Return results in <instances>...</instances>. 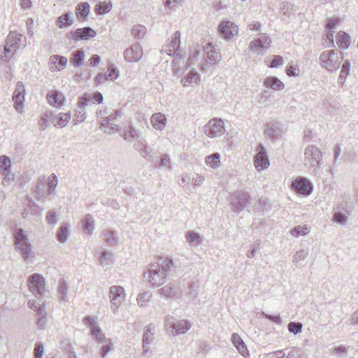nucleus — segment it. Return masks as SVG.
<instances>
[{
    "label": "nucleus",
    "instance_id": "43",
    "mask_svg": "<svg viewBox=\"0 0 358 358\" xmlns=\"http://www.w3.org/2000/svg\"><path fill=\"white\" fill-rule=\"evenodd\" d=\"M72 23L73 20L70 19V15L68 13L61 15L56 20V25L59 28L70 26Z\"/></svg>",
    "mask_w": 358,
    "mask_h": 358
},
{
    "label": "nucleus",
    "instance_id": "4",
    "mask_svg": "<svg viewBox=\"0 0 358 358\" xmlns=\"http://www.w3.org/2000/svg\"><path fill=\"white\" fill-rule=\"evenodd\" d=\"M322 156V152L320 148L314 145H308L304 150V164L315 176L320 173L322 163L319 159Z\"/></svg>",
    "mask_w": 358,
    "mask_h": 358
},
{
    "label": "nucleus",
    "instance_id": "22",
    "mask_svg": "<svg viewBox=\"0 0 358 358\" xmlns=\"http://www.w3.org/2000/svg\"><path fill=\"white\" fill-rule=\"evenodd\" d=\"M143 55V51L141 45L138 43L133 44L129 48L124 52L125 60L129 62H136L138 61Z\"/></svg>",
    "mask_w": 358,
    "mask_h": 358
},
{
    "label": "nucleus",
    "instance_id": "35",
    "mask_svg": "<svg viewBox=\"0 0 358 358\" xmlns=\"http://www.w3.org/2000/svg\"><path fill=\"white\" fill-rule=\"evenodd\" d=\"M103 240L108 245H113L117 242L116 234L111 230H106L102 233Z\"/></svg>",
    "mask_w": 358,
    "mask_h": 358
},
{
    "label": "nucleus",
    "instance_id": "39",
    "mask_svg": "<svg viewBox=\"0 0 358 358\" xmlns=\"http://www.w3.org/2000/svg\"><path fill=\"white\" fill-rule=\"evenodd\" d=\"M7 171H11L10 159L6 155L0 156V174Z\"/></svg>",
    "mask_w": 358,
    "mask_h": 358
},
{
    "label": "nucleus",
    "instance_id": "52",
    "mask_svg": "<svg viewBox=\"0 0 358 358\" xmlns=\"http://www.w3.org/2000/svg\"><path fill=\"white\" fill-rule=\"evenodd\" d=\"M3 176L2 185L5 187H9L15 180V175L11 171H7L1 173Z\"/></svg>",
    "mask_w": 358,
    "mask_h": 358
},
{
    "label": "nucleus",
    "instance_id": "2",
    "mask_svg": "<svg viewBox=\"0 0 358 358\" xmlns=\"http://www.w3.org/2000/svg\"><path fill=\"white\" fill-rule=\"evenodd\" d=\"M22 35L15 31H11L8 35L6 44L0 46V59L3 62H7L20 48Z\"/></svg>",
    "mask_w": 358,
    "mask_h": 358
},
{
    "label": "nucleus",
    "instance_id": "57",
    "mask_svg": "<svg viewBox=\"0 0 358 358\" xmlns=\"http://www.w3.org/2000/svg\"><path fill=\"white\" fill-rule=\"evenodd\" d=\"M332 220L338 224H344L348 220V217L341 212H336L334 214Z\"/></svg>",
    "mask_w": 358,
    "mask_h": 358
},
{
    "label": "nucleus",
    "instance_id": "38",
    "mask_svg": "<svg viewBox=\"0 0 358 358\" xmlns=\"http://www.w3.org/2000/svg\"><path fill=\"white\" fill-rule=\"evenodd\" d=\"M84 51L83 50H78L72 53L71 62L74 67L80 66L84 60Z\"/></svg>",
    "mask_w": 358,
    "mask_h": 358
},
{
    "label": "nucleus",
    "instance_id": "30",
    "mask_svg": "<svg viewBox=\"0 0 358 358\" xmlns=\"http://www.w3.org/2000/svg\"><path fill=\"white\" fill-rule=\"evenodd\" d=\"M47 99L50 105L59 107L64 103V96L61 92L55 90L47 94Z\"/></svg>",
    "mask_w": 358,
    "mask_h": 358
},
{
    "label": "nucleus",
    "instance_id": "19",
    "mask_svg": "<svg viewBox=\"0 0 358 358\" xmlns=\"http://www.w3.org/2000/svg\"><path fill=\"white\" fill-rule=\"evenodd\" d=\"M69 34L73 40L78 41L90 40L96 36V32L92 28L86 27L71 31Z\"/></svg>",
    "mask_w": 358,
    "mask_h": 358
},
{
    "label": "nucleus",
    "instance_id": "12",
    "mask_svg": "<svg viewBox=\"0 0 358 358\" xmlns=\"http://www.w3.org/2000/svg\"><path fill=\"white\" fill-rule=\"evenodd\" d=\"M231 204L236 211L240 212L250 204V196L247 192L238 191L231 196Z\"/></svg>",
    "mask_w": 358,
    "mask_h": 358
},
{
    "label": "nucleus",
    "instance_id": "13",
    "mask_svg": "<svg viewBox=\"0 0 358 358\" xmlns=\"http://www.w3.org/2000/svg\"><path fill=\"white\" fill-rule=\"evenodd\" d=\"M271 40L270 37L266 34H259V37L257 39L252 41L250 43L249 48L258 55H263L262 49H267L271 46Z\"/></svg>",
    "mask_w": 358,
    "mask_h": 358
},
{
    "label": "nucleus",
    "instance_id": "40",
    "mask_svg": "<svg viewBox=\"0 0 358 358\" xmlns=\"http://www.w3.org/2000/svg\"><path fill=\"white\" fill-rule=\"evenodd\" d=\"M69 235V232L68 225L66 224H62L59 227L57 234V240L60 243H64L67 241Z\"/></svg>",
    "mask_w": 358,
    "mask_h": 358
},
{
    "label": "nucleus",
    "instance_id": "15",
    "mask_svg": "<svg viewBox=\"0 0 358 358\" xmlns=\"http://www.w3.org/2000/svg\"><path fill=\"white\" fill-rule=\"evenodd\" d=\"M220 35L227 41L231 40L238 34V27L229 20H223L218 26Z\"/></svg>",
    "mask_w": 358,
    "mask_h": 358
},
{
    "label": "nucleus",
    "instance_id": "8",
    "mask_svg": "<svg viewBox=\"0 0 358 358\" xmlns=\"http://www.w3.org/2000/svg\"><path fill=\"white\" fill-rule=\"evenodd\" d=\"M28 287L35 296H42L45 291V281L44 278L38 274L34 273L29 277Z\"/></svg>",
    "mask_w": 358,
    "mask_h": 358
},
{
    "label": "nucleus",
    "instance_id": "31",
    "mask_svg": "<svg viewBox=\"0 0 358 358\" xmlns=\"http://www.w3.org/2000/svg\"><path fill=\"white\" fill-rule=\"evenodd\" d=\"M83 231L87 234H92L94 229V220L92 217L87 214L81 220Z\"/></svg>",
    "mask_w": 358,
    "mask_h": 358
},
{
    "label": "nucleus",
    "instance_id": "21",
    "mask_svg": "<svg viewBox=\"0 0 358 358\" xmlns=\"http://www.w3.org/2000/svg\"><path fill=\"white\" fill-rule=\"evenodd\" d=\"M67 62L66 57L64 56L51 55L48 61L49 69L51 72L60 71L66 67Z\"/></svg>",
    "mask_w": 358,
    "mask_h": 358
},
{
    "label": "nucleus",
    "instance_id": "64",
    "mask_svg": "<svg viewBox=\"0 0 358 358\" xmlns=\"http://www.w3.org/2000/svg\"><path fill=\"white\" fill-rule=\"evenodd\" d=\"M44 353L43 345L41 343H37L34 348V358H42Z\"/></svg>",
    "mask_w": 358,
    "mask_h": 358
},
{
    "label": "nucleus",
    "instance_id": "44",
    "mask_svg": "<svg viewBox=\"0 0 358 358\" xmlns=\"http://www.w3.org/2000/svg\"><path fill=\"white\" fill-rule=\"evenodd\" d=\"M90 6L89 5L88 3L87 2H83V3H80L79 4H78L77 6V15L80 17H86L88 15H89V13H90Z\"/></svg>",
    "mask_w": 358,
    "mask_h": 358
},
{
    "label": "nucleus",
    "instance_id": "5",
    "mask_svg": "<svg viewBox=\"0 0 358 358\" xmlns=\"http://www.w3.org/2000/svg\"><path fill=\"white\" fill-rule=\"evenodd\" d=\"M14 238L16 249L20 251L24 261L27 262L31 252V245L25 231L22 229H16L14 232Z\"/></svg>",
    "mask_w": 358,
    "mask_h": 358
},
{
    "label": "nucleus",
    "instance_id": "33",
    "mask_svg": "<svg viewBox=\"0 0 358 358\" xmlns=\"http://www.w3.org/2000/svg\"><path fill=\"white\" fill-rule=\"evenodd\" d=\"M206 164L212 169H217L220 166V155L218 152H214L208 155L205 158Z\"/></svg>",
    "mask_w": 358,
    "mask_h": 358
},
{
    "label": "nucleus",
    "instance_id": "50",
    "mask_svg": "<svg viewBox=\"0 0 358 358\" xmlns=\"http://www.w3.org/2000/svg\"><path fill=\"white\" fill-rule=\"evenodd\" d=\"M146 31V29L142 25H134L131 29V34L136 38H141L144 36Z\"/></svg>",
    "mask_w": 358,
    "mask_h": 358
},
{
    "label": "nucleus",
    "instance_id": "7",
    "mask_svg": "<svg viewBox=\"0 0 358 358\" xmlns=\"http://www.w3.org/2000/svg\"><path fill=\"white\" fill-rule=\"evenodd\" d=\"M224 127L222 120L213 118L203 127V132L210 138H217L224 133Z\"/></svg>",
    "mask_w": 358,
    "mask_h": 358
},
{
    "label": "nucleus",
    "instance_id": "34",
    "mask_svg": "<svg viewBox=\"0 0 358 358\" xmlns=\"http://www.w3.org/2000/svg\"><path fill=\"white\" fill-rule=\"evenodd\" d=\"M337 44L341 49H347L350 45V36L345 32H339L337 35Z\"/></svg>",
    "mask_w": 358,
    "mask_h": 358
},
{
    "label": "nucleus",
    "instance_id": "24",
    "mask_svg": "<svg viewBox=\"0 0 358 358\" xmlns=\"http://www.w3.org/2000/svg\"><path fill=\"white\" fill-rule=\"evenodd\" d=\"M160 295L168 299H177L181 296L180 288L176 283H169L159 289Z\"/></svg>",
    "mask_w": 358,
    "mask_h": 358
},
{
    "label": "nucleus",
    "instance_id": "54",
    "mask_svg": "<svg viewBox=\"0 0 358 358\" xmlns=\"http://www.w3.org/2000/svg\"><path fill=\"white\" fill-rule=\"evenodd\" d=\"M303 324L301 322H291L288 324V331L295 335L301 332Z\"/></svg>",
    "mask_w": 358,
    "mask_h": 358
},
{
    "label": "nucleus",
    "instance_id": "63",
    "mask_svg": "<svg viewBox=\"0 0 358 358\" xmlns=\"http://www.w3.org/2000/svg\"><path fill=\"white\" fill-rule=\"evenodd\" d=\"M199 55L200 51L199 50H194V52L189 55L187 62V66H191L194 65L197 62Z\"/></svg>",
    "mask_w": 358,
    "mask_h": 358
},
{
    "label": "nucleus",
    "instance_id": "46",
    "mask_svg": "<svg viewBox=\"0 0 358 358\" xmlns=\"http://www.w3.org/2000/svg\"><path fill=\"white\" fill-rule=\"evenodd\" d=\"M121 116V110H115L113 113L110 114L101 122L99 128H103L104 126L108 124L110 122H115V120H117L118 117Z\"/></svg>",
    "mask_w": 358,
    "mask_h": 358
},
{
    "label": "nucleus",
    "instance_id": "27",
    "mask_svg": "<svg viewBox=\"0 0 358 358\" xmlns=\"http://www.w3.org/2000/svg\"><path fill=\"white\" fill-rule=\"evenodd\" d=\"M264 87L274 91H281L285 88V84L275 76H268L264 80Z\"/></svg>",
    "mask_w": 358,
    "mask_h": 358
},
{
    "label": "nucleus",
    "instance_id": "1",
    "mask_svg": "<svg viewBox=\"0 0 358 358\" xmlns=\"http://www.w3.org/2000/svg\"><path fill=\"white\" fill-rule=\"evenodd\" d=\"M174 268L173 260L168 257H159L153 263L148 265L143 277L152 287L162 285Z\"/></svg>",
    "mask_w": 358,
    "mask_h": 358
},
{
    "label": "nucleus",
    "instance_id": "3",
    "mask_svg": "<svg viewBox=\"0 0 358 358\" xmlns=\"http://www.w3.org/2000/svg\"><path fill=\"white\" fill-rule=\"evenodd\" d=\"M322 69L332 73L336 71L341 64L343 54L336 50H324L319 57Z\"/></svg>",
    "mask_w": 358,
    "mask_h": 358
},
{
    "label": "nucleus",
    "instance_id": "14",
    "mask_svg": "<svg viewBox=\"0 0 358 358\" xmlns=\"http://www.w3.org/2000/svg\"><path fill=\"white\" fill-rule=\"evenodd\" d=\"M257 151V152L254 157V164L255 168L259 171L268 167L269 161L266 150L262 144H258Z\"/></svg>",
    "mask_w": 358,
    "mask_h": 358
},
{
    "label": "nucleus",
    "instance_id": "29",
    "mask_svg": "<svg viewBox=\"0 0 358 358\" xmlns=\"http://www.w3.org/2000/svg\"><path fill=\"white\" fill-rule=\"evenodd\" d=\"M136 150L139 152L141 156L147 161L151 162L152 160V149L147 145L146 141L144 138L141 139L140 142L138 143Z\"/></svg>",
    "mask_w": 358,
    "mask_h": 358
},
{
    "label": "nucleus",
    "instance_id": "59",
    "mask_svg": "<svg viewBox=\"0 0 358 358\" xmlns=\"http://www.w3.org/2000/svg\"><path fill=\"white\" fill-rule=\"evenodd\" d=\"M28 208L30 210V213L36 216H40L41 214V208L31 199L29 201V204L28 205Z\"/></svg>",
    "mask_w": 358,
    "mask_h": 358
},
{
    "label": "nucleus",
    "instance_id": "55",
    "mask_svg": "<svg viewBox=\"0 0 358 358\" xmlns=\"http://www.w3.org/2000/svg\"><path fill=\"white\" fill-rule=\"evenodd\" d=\"M57 183H58V179L56 176V175L55 173H52L49 177H48V194H52L57 185Z\"/></svg>",
    "mask_w": 358,
    "mask_h": 358
},
{
    "label": "nucleus",
    "instance_id": "62",
    "mask_svg": "<svg viewBox=\"0 0 358 358\" xmlns=\"http://www.w3.org/2000/svg\"><path fill=\"white\" fill-rule=\"evenodd\" d=\"M28 305L30 308L33 309L34 311L36 312L38 315L43 314V308L41 307L40 304L36 301L34 300L29 301Z\"/></svg>",
    "mask_w": 358,
    "mask_h": 358
},
{
    "label": "nucleus",
    "instance_id": "9",
    "mask_svg": "<svg viewBox=\"0 0 358 358\" xmlns=\"http://www.w3.org/2000/svg\"><path fill=\"white\" fill-rule=\"evenodd\" d=\"M109 297L112 303L113 312L115 313L118 307L123 303L126 298L124 289L122 286L113 285L110 287Z\"/></svg>",
    "mask_w": 358,
    "mask_h": 358
},
{
    "label": "nucleus",
    "instance_id": "26",
    "mask_svg": "<svg viewBox=\"0 0 358 358\" xmlns=\"http://www.w3.org/2000/svg\"><path fill=\"white\" fill-rule=\"evenodd\" d=\"M152 126L158 131H162L166 125L167 119L162 113H154L150 118Z\"/></svg>",
    "mask_w": 358,
    "mask_h": 358
},
{
    "label": "nucleus",
    "instance_id": "18",
    "mask_svg": "<svg viewBox=\"0 0 358 358\" xmlns=\"http://www.w3.org/2000/svg\"><path fill=\"white\" fill-rule=\"evenodd\" d=\"M284 132L282 124L278 121L273 120L266 125L265 134L272 140L280 138Z\"/></svg>",
    "mask_w": 358,
    "mask_h": 358
},
{
    "label": "nucleus",
    "instance_id": "11",
    "mask_svg": "<svg viewBox=\"0 0 358 358\" xmlns=\"http://www.w3.org/2000/svg\"><path fill=\"white\" fill-rule=\"evenodd\" d=\"M292 188L297 194L308 196L313 192V185L304 177H298L292 182Z\"/></svg>",
    "mask_w": 358,
    "mask_h": 358
},
{
    "label": "nucleus",
    "instance_id": "6",
    "mask_svg": "<svg viewBox=\"0 0 358 358\" xmlns=\"http://www.w3.org/2000/svg\"><path fill=\"white\" fill-rule=\"evenodd\" d=\"M83 322L90 328V334L94 340L99 344H103L111 339L108 338L102 333L101 329L96 325V318L92 316H86L83 318Z\"/></svg>",
    "mask_w": 358,
    "mask_h": 358
},
{
    "label": "nucleus",
    "instance_id": "23",
    "mask_svg": "<svg viewBox=\"0 0 358 358\" xmlns=\"http://www.w3.org/2000/svg\"><path fill=\"white\" fill-rule=\"evenodd\" d=\"M155 334V327L153 324H150L145 327L142 340L143 353L148 352L149 345L154 340Z\"/></svg>",
    "mask_w": 358,
    "mask_h": 358
},
{
    "label": "nucleus",
    "instance_id": "37",
    "mask_svg": "<svg viewBox=\"0 0 358 358\" xmlns=\"http://www.w3.org/2000/svg\"><path fill=\"white\" fill-rule=\"evenodd\" d=\"M152 297V293L146 291L139 293L137 296V303L140 307H145Z\"/></svg>",
    "mask_w": 358,
    "mask_h": 358
},
{
    "label": "nucleus",
    "instance_id": "17",
    "mask_svg": "<svg viewBox=\"0 0 358 358\" xmlns=\"http://www.w3.org/2000/svg\"><path fill=\"white\" fill-rule=\"evenodd\" d=\"M25 89L22 82H17L13 96L14 108L18 113L22 112L24 106Z\"/></svg>",
    "mask_w": 358,
    "mask_h": 358
},
{
    "label": "nucleus",
    "instance_id": "20",
    "mask_svg": "<svg viewBox=\"0 0 358 358\" xmlns=\"http://www.w3.org/2000/svg\"><path fill=\"white\" fill-rule=\"evenodd\" d=\"M173 320V317L167 316L166 317L165 326L171 327L175 331L176 334H185L192 327L190 322L187 320H180L177 322H172L171 320Z\"/></svg>",
    "mask_w": 358,
    "mask_h": 358
},
{
    "label": "nucleus",
    "instance_id": "10",
    "mask_svg": "<svg viewBox=\"0 0 358 358\" xmlns=\"http://www.w3.org/2000/svg\"><path fill=\"white\" fill-rule=\"evenodd\" d=\"M180 32L176 31L171 36V41L162 48V52L169 56H180Z\"/></svg>",
    "mask_w": 358,
    "mask_h": 358
},
{
    "label": "nucleus",
    "instance_id": "25",
    "mask_svg": "<svg viewBox=\"0 0 358 358\" xmlns=\"http://www.w3.org/2000/svg\"><path fill=\"white\" fill-rule=\"evenodd\" d=\"M122 136L124 141L129 143L135 141L139 143L141 139H143L141 137V131L131 124L124 129Z\"/></svg>",
    "mask_w": 358,
    "mask_h": 358
},
{
    "label": "nucleus",
    "instance_id": "49",
    "mask_svg": "<svg viewBox=\"0 0 358 358\" xmlns=\"http://www.w3.org/2000/svg\"><path fill=\"white\" fill-rule=\"evenodd\" d=\"M106 78L108 81H113L119 76V71L113 64L108 66V71L105 73Z\"/></svg>",
    "mask_w": 358,
    "mask_h": 358
},
{
    "label": "nucleus",
    "instance_id": "48",
    "mask_svg": "<svg viewBox=\"0 0 358 358\" xmlns=\"http://www.w3.org/2000/svg\"><path fill=\"white\" fill-rule=\"evenodd\" d=\"M113 253L104 250L99 257V262L102 266H106L113 262Z\"/></svg>",
    "mask_w": 358,
    "mask_h": 358
},
{
    "label": "nucleus",
    "instance_id": "51",
    "mask_svg": "<svg viewBox=\"0 0 358 358\" xmlns=\"http://www.w3.org/2000/svg\"><path fill=\"white\" fill-rule=\"evenodd\" d=\"M58 115V122H57V124H58V127L60 128H62L65 127L67 123L69 122V120L71 118V113H59L57 114Z\"/></svg>",
    "mask_w": 358,
    "mask_h": 358
},
{
    "label": "nucleus",
    "instance_id": "45",
    "mask_svg": "<svg viewBox=\"0 0 358 358\" xmlns=\"http://www.w3.org/2000/svg\"><path fill=\"white\" fill-rule=\"evenodd\" d=\"M105 134H113L115 132H120L122 129L119 124L115 123V122H110L108 124L104 126L103 128H100Z\"/></svg>",
    "mask_w": 358,
    "mask_h": 358
},
{
    "label": "nucleus",
    "instance_id": "53",
    "mask_svg": "<svg viewBox=\"0 0 358 358\" xmlns=\"http://www.w3.org/2000/svg\"><path fill=\"white\" fill-rule=\"evenodd\" d=\"M74 116H75L74 120L76 121V123H75L76 124L83 122L87 117V114L85 110V108L78 106V109L76 110V113H75Z\"/></svg>",
    "mask_w": 358,
    "mask_h": 358
},
{
    "label": "nucleus",
    "instance_id": "41",
    "mask_svg": "<svg viewBox=\"0 0 358 358\" xmlns=\"http://www.w3.org/2000/svg\"><path fill=\"white\" fill-rule=\"evenodd\" d=\"M290 233L292 236L294 237H299V236H306L310 233V229L308 226L303 225H298L295 227H294L291 231Z\"/></svg>",
    "mask_w": 358,
    "mask_h": 358
},
{
    "label": "nucleus",
    "instance_id": "47",
    "mask_svg": "<svg viewBox=\"0 0 358 358\" xmlns=\"http://www.w3.org/2000/svg\"><path fill=\"white\" fill-rule=\"evenodd\" d=\"M112 8V4L110 2H103L99 3L96 5L95 6V11L101 15H104L107 13H108Z\"/></svg>",
    "mask_w": 358,
    "mask_h": 358
},
{
    "label": "nucleus",
    "instance_id": "42",
    "mask_svg": "<svg viewBox=\"0 0 358 358\" xmlns=\"http://www.w3.org/2000/svg\"><path fill=\"white\" fill-rule=\"evenodd\" d=\"M186 238L189 243L194 246H198L201 243V238L200 235L193 231H188Z\"/></svg>",
    "mask_w": 358,
    "mask_h": 358
},
{
    "label": "nucleus",
    "instance_id": "61",
    "mask_svg": "<svg viewBox=\"0 0 358 358\" xmlns=\"http://www.w3.org/2000/svg\"><path fill=\"white\" fill-rule=\"evenodd\" d=\"M180 5V0H165L164 6L170 10H175Z\"/></svg>",
    "mask_w": 358,
    "mask_h": 358
},
{
    "label": "nucleus",
    "instance_id": "32",
    "mask_svg": "<svg viewBox=\"0 0 358 358\" xmlns=\"http://www.w3.org/2000/svg\"><path fill=\"white\" fill-rule=\"evenodd\" d=\"M200 76L196 71H191L182 80L181 83L183 87H188L192 83H199Z\"/></svg>",
    "mask_w": 358,
    "mask_h": 358
},
{
    "label": "nucleus",
    "instance_id": "58",
    "mask_svg": "<svg viewBox=\"0 0 358 358\" xmlns=\"http://www.w3.org/2000/svg\"><path fill=\"white\" fill-rule=\"evenodd\" d=\"M113 342L112 341H107L103 343L100 350V355L103 358H105L108 353L112 350Z\"/></svg>",
    "mask_w": 358,
    "mask_h": 358
},
{
    "label": "nucleus",
    "instance_id": "16",
    "mask_svg": "<svg viewBox=\"0 0 358 358\" xmlns=\"http://www.w3.org/2000/svg\"><path fill=\"white\" fill-rule=\"evenodd\" d=\"M203 59L207 64H214L221 59V54L219 49L208 43L203 47Z\"/></svg>",
    "mask_w": 358,
    "mask_h": 358
},
{
    "label": "nucleus",
    "instance_id": "60",
    "mask_svg": "<svg viewBox=\"0 0 358 358\" xmlns=\"http://www.w3.org/2000/svg\"><path fill=\"white\" fill-rule=\"evenodd\" d=\"M167 167L169 171L171 170V166L170 164L169 156L167 154H163L161 156L159 168Z\"/></svg>",
    "mask_w": 358,
    "mask_h": 358
},
{
    "label": "nucleus",
    "instance_id": "56",
    "mask_svg": "<svg viewBox=\"0 0 358 358\" xmlns=\"http://www.w3.org/2000/svg\"><path fill=\"white\" fill-rule=\"evenodd\" d=\"M308 255V251L307 249H300L298 250L293 257V262H299L305 259Z\"/></svg>",
    "mask_w": 358,
    "mask_h": 358
},
{
    "label": "nucleus",
    "instance_id": "28",
    "mask_svg": "<svg viewBox=\"0 0 358 358\" xmlns=\"http://www.w3.org/2000/svg\"><path fill=\"white\" fill-rule=\"evenodd\" d=\"M69 290V284L67 283L64 278H61L59 280V285L57 287V294L59 301H62L64 303H67L69 301V298L68 296Z\"/></svg>",
    "mask_w": 358,
    "mask_h": 358
},
{
    "label": "nucleus",
    "instance_id": "36",
    "mask_svg": "<svg viewBox=\"0 0 358 358\" xmlns=\"http://www.w3.org/2000/svg\"><path fill=\"white\" fill-rule=\"evenodd\" d=\"M350 62L348 60H345L342 65L338 78L339 82L341 85H343L348 76L350 73Z\"/></svg>",
    "mask_w": 358,
    "mask_h": 358
}]
</instances>
